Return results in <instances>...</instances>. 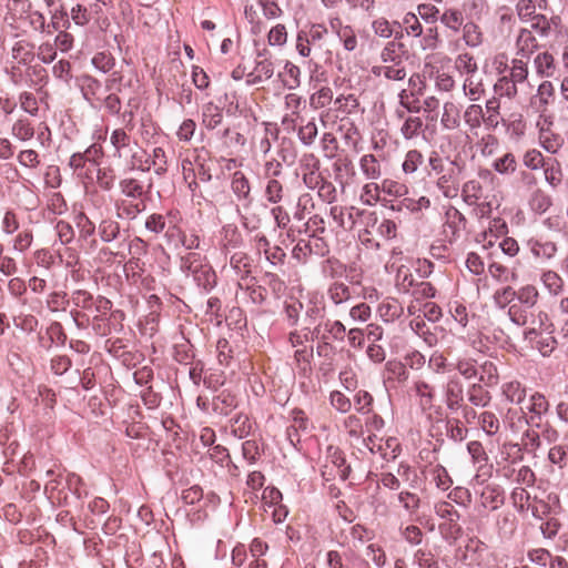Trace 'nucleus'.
I'll list each match as a JSON object with an SVG mask.
<instances>
[{"label":"nucleus","instance_id":"53","mask_svg":"<svg viewBox=\"0 0 568 568\" xmlns=\"http://www.w3.org/2000/svg\"><path fill=\"white\" fill-rule=\"evenodd\" d=\"M510 499L518 513H527L530 506V494L524 487H515L510 494Z\"/></svg>","mask_w":568,"mask_h":568},{"label":"nucleus","instance_id":"8","mask_svg":"<svg viewBox=\"0 0 568 568\" xmlns=\"http://www.w3.org/2000/svg\"><path fill=\"white\" fill-rule=\"evenodd\" d=\"M284 105L286 113L283 116L282 124L286 129H295L296 121L300 118L301 109L303 106L302 97L296 93H287L284 97Z\"/></svg>","mask_w":568,"mask_h":568},{"label":"nucleus","instance_id":"45","mask_svg":"<svg viewBox=\"0 0 568 568\" xmlns=\"http://www.w3.org/2000/svg\"><path fill=\"white\" fill-rule=\"evenodd\" d=\"M429 475L432 477V481L436 485V487L443 491L450 488L453 485V479L449 476L447 469L440 464H436L429 468Z\"/></svg>","mask_w":568,"mask_h":568},{"label":"nucleus","instance_id":"44","mask_svg":"<svg viewBox=\"0 0 568 568\" xmlns=\"http://www.w3.org/2000/svg\"><path fill=\"white\" fill-rule=\"evenodd\" d=\"M464 121L470 131L479 129L481 123L485 124L484 110L481 105H468L464 112Z\"/></svg>","mask_w":568,"mask_h":568},{"label":"nucleus","instance_id":"60","mask_svg":"<svg viewBox=\"0 0 568 568\" xmlns=\"http://www.w3.org/2000/svg\"><path fill=\"white\" fill-rule=\"evenodd\" d=\"M545 158L542 153L537 149H528L523 154V164L525 168L531 171H538L545 166Z\"/></svg>","mask_w":568,"mask_h":568},{"label":"nucleus","instance_id":"39","mask_svg":"<svg viewBox=\"0 0 568 568\" xmlns=\"http://www.w3.org/2000/svg\"><path fill=\"white\" fill-rule=\"evenodd\" d=\"M554 318L561 335L568 338V297H560L554 310Z\"/></svg>","mask_w":568,"mask_h":568},{"label":"nucleus","instance_id":"42","mask_svg":"<svg viewBox=\"0 0 568 568\" xmlns=\"http://www.w3.org/2000/svg\"><path fill=\"white\" fill-rule=\"evenodd\" d=\"M439 21L454 32H458L465 24L463 12L456 8L446 9L439 17Z\"/></svg>","mask_w":568,"mask_h":568},{"label":"nucleus","instance_id":"62","mask_svg":"<svg viewBox=\"0 0 568 568\" xmlns=\"http://www.w3.org/2000/svg\"><path fill=\"white\" fill-rule=\"evenodd\" d=\"M398 99L399 104L408 112L417 113L420 111V98L418 95H415V93L410 91L408 88L399 91Z\"/></svg>","mask_w":568,"mask_h":568},{"label":"nucleus","instance_id":"34","mask_svg":"<svg viewBox=\"0 0 568 568\" xmlns=\"http://www.w3.org/2000/svg\"><path fill=\"white\" fill-rule=\"evenodd\" d=\"M119 187L124 197H143L148 191L144 190L143 183L134 178H124L120 180Z\"/></svg>","mask_w":568,"mask_h":568},{"label":"nucleus","instance_id":"64","mask_svg":"<svg viewBox=\"0 0 568 568\" xmlns=\"http://www.w3.org/2000/svg\"><path fill=\"white\" fill-rule=\"evenodd\" d=\"M424 155L420 151L414 149L409 150L404 159L402 164L403 171L405 174H412L417 171V169L423 164Z\"/></svg>","mask_w":568,"mask_h":568},{"label":"nucleus","instance_id":"18","mask_svg":"<svg viewBox=\"0 0 568 568\" xmlns=\"http://www.w3.org/2000/svg\"><path fill=\"white\" fill-rule=\"evenodd\" d=\"M462 32V39L469 48H478L485 41V34L481 27L474 21H467L463 26Z\"/></svg>","mask_w":568,"mask_h":568},{"label":"nucleus","instance_id":"63","mask_svg":"<svg viewBox=\"0 0 568 568\" xmlns=\"http://www.w3.org/2000/svg\"><path fill=\"white\" fill-rule=\"evenodd\" d=\"M528 62L523 59H514L511 61L510 75L508 77L516 84L524 83L528 79Z\"/></svg>","mask_w":568,"mask_h":568},{"label":"nucleus","instance_id":"27","mask_svg":"<svg viewBox=\"0 0 568 568\" xmlns=\"http://www.w3.org/2000/svg\"><path fill=\"white\" fill-rule=\"evenodd\" d=\"M536 73L541 78H552L556 73V63L549 52L538 53L534 59Z\"/></svg>","mask_w":568,"mask_h":568},{"label":"nucleus","instance_id":"54","mask_svg":"<svg viewBox=\"0 0 568 568\" xmlns=\"http://www.w3.org/2000/svg\"><path fill=\"white\" fill-rule=\"evenodd\" d=\"M379 184L382 193L389 196L402 197L408 193V187L406 184L393 179H384Z\"/></svg>","mask_w":568,"mask_h":568},{"label":"nucleus","instance_id":"46","mask_svg":"<svg viewBox=\"0 0 568 568\" xmlns=\"http://www.w3.org/2000/svg\"><path fill=\"white\" fill-rule=\"evenodd\" d=\"M541 169L544 170L545 180L549 185L557 187L561 184L564 174L561 165L557 160L546 162Z\"/></svg>","mask_w":568,"mask_h":568},{"label":"nucleus","instance_id":"23","mask_svg":"<svg viewBox=\"0 0 568 568\" xmlns=\"http://www.w3.org/2000/svg\"><path fill=\"white\" fill-rule=\"evenodd\" d=\"M555 97V87L554 84L545 80L542 81L537 89V93L534 97L532 103L537 105V110L540 112H545L548 109V105L551 103Z\"/></svg>","mask_w":568,"mask_h":568},{"label":"nucleus","instance_id":"58","mask_svg":"<svg viewBox=\"0 0 568 568\" xmlns=\"http://www.w3.org/2000/svg\"><path fill=\"white\" fill-rule=\"evenodd\" d=\"M327 294L329 300L336 305L342 304L351 298L349 287L342 282H335L331 284Z\"/></svg>","mask_w":568,"mask_h":568},{"label":"nucleus","instance_id":"12","mask_svg":"<svg viewBox=\"0 0 568 568\" xmlns=\"http://www.w3.org/2000/svg\"><path fill=\"white\" fill-rule=\"evenodd\" d=\"M274 74V63L264 58L256 62L254 69L246 74V83L250 85L258 84L271 79Z\"/></svg>","mask_w":568,"mask_h":568},{"label":"nucleus","instance_id":"2","mask_svg":"<svg viewBox=\"0 0 568 568\" xmlns=\"http://www.w3.org/2000/svg\"><path fill=\"white\" fill-rule=\"evenodd\" d=\"M130 119L128 120L124 128H119L112 131L110 136V143L114 148V156L116 158H128L130 153V165L132 168H138L142 171L150 170V165L144 166L142 164V156L139 155V152L133 151L131 145V136L126 132V130L131 131L133 129L132 119L133 114L129 113Z\"/></svg>","mask_w":568,"mask_h":568},{"label":"nucleus","instance_id":"35","mask_svg":"<svg viewBox=\"0 0 568 568\" xmlns=\"http://www.w3.org/2000/svg\"><path fill=\"white\" fill-rule=\"evenodd\" d=\"M518 162L516 155L511 152H506L499 158L495 159L491 168L501 175H511L516 172Z\"/></svg>","mask_w":568,"mask_h":568},{"label":"nucleus","instance_id":"29","mask_svg":"<svg viewBox=\"0 0 568 568\" xmlns=\"http://www.w3.org/2000/svg\"><path fill=\"white\" fill-rule=\"evenodd\" d=\"M478 379L479 383L486 387H493L499 382V374L497 365L493 361H485L478 367Z\"/></svg>","mask_w":568,"mask_h":568},{"label":"nucleus","instance_id":"15","mask_svg":"<svg viewBox=\"0 0 568 568\" xmlns=\"http://www.w3.org/2000/svg\"><path fill=\"white\" fill-rule=\"evenodd\" d=\"M362 174L371 181H377L383 175V169L379 160L374 154H364L358 161Z\"/></svg>","mask_w":568,"mask_h":568},{"label":"nucleus","instance_id":"10","mask_svg":"<svg viewBox=\"0 0 568 568\" xmlns=\"http://www.w3.org/2000/svg\"><path fill=\"white\" fill-rule=\"evenodd\" d=\"M445 403L449 410H457L464 404V386L458 378H450L445 386Z\"/></svg>","mask_w":568,"mask_h":568},{"label":"nucleus","instance_id":"52","mask_svg":"<svg viewBox=\"0 0 568 568\" xmlns=\"http://www.w3.org/2000/svg\"><path fill=\"white\" fill-rule=\"evenodd\" d=\"M455 68L462 74H466V77H468L469 74H476L478 71L476 60L468 52L460 53L456 57Z\"/></svg>","mask_w":568,"mask_h":568},{"label":"nucleus","instance_id":"17","mask_svg":"<svg viewBox=\"0 0 568 568\" xmlns=\"http://www.w3.org/2000/svg\"><path fill=\"white\" fill-rule=\"evenodd\" d=\"M404 43L392 40L388 41L381 51V60L383 64H395L404 62L405 57Z\"/></svg>","mask_w":568,"mask_h":568},{"label":"nucleus","instance_id":"20","mask_svg":"<svg viewBox=\"0 0 568 568\" xmlns=\"http://www.w3.org/2000/svg\"><path fill=\"white\" fill-rule=\"evenodd\" d=\"M540 282L548 293L552 296H559L565 290V281L559 273L552 270L542 271Z\"/></svg>","mask_w":568,"mask_h":568},{"label":"nucleus","instance_id":"4","mask_svg":"<svg viewBox=\"0 0 568 568\" xmlns=\"http://www.w3.org/2000/svg\"><path fill=\"white\" fill-rule=\"evenodd\" d=\"M538 141L548 153L556 154L564 145V138L554 130V121L549 115H540L538 122Z\"/></svg>","mask_w":568,"mask_h":568},{"label":"nucleus","instance_id":"1","mask_svg":"<svg viewBox=\"0 0 568 568\" xmlns=\"http://www.w3.org/2000/svg\"><path fill=\"white\" fill-rule=\"evenodd\" d=\"M181 271L191 275L199 286L211 290L216 285V274L200 253H189L181 257Z\"/></svg>","mask_w":568,"mask_h":568},{"label":"nucleus","instance_id":"49","mask_svg":"<svg viewBox=\"0 0 568 568\" xmlns=\"http://www.w3.org/2000/svg\"><path fill=\"white\" fill-rule=\"evenodd\" d=\"M397 501L409 514L414 515L420 507V497L409 490H402L397 495Z\"/></svg>","mask_w":568,"mask_h":568},{"label":"nucleus","instance_id":"28","mask_svg":"<svg viewBox=\"0 0 568 568\" xmlns=\"http://www.w3.org/2000/svg\"><path fill=\"white\" fill-rule=\"evenodd\" d=\"M230 265L240 276V281H245L250 277L252 265L247 254L243 252L234 253L230 258ZM239 285L242 286V282H239Z\"/></svg>","mask_w":568,"mask_h":568},{"label":"nucleus","instance_id":"50","mask_svg":"<svg viewBox=\"0 0 568 568\" xmlns=\"http://www.w3.org/2000/svg\"><path fill=\"white\" fill-rule=\"evenodd\" d=\"M99 150L94 146L88 149L84 153H74L69 161V165L78 171L79 169H83L87 163L90 166L95 168V161L92 159L93 155L98 154Z\"/></svg>","mask_w":568,"mask_h":568},{"label":"nucleus","instance_id":"3","mask_svg":"<svg viewBox=\"0 0 568 568\" xmlns=\"http://www.w3.org/2000/svg\"><path fill=\"white\" fill-rule=\"evenodd\" d=\"M327 34L328 30L322 23H313L301 29L296 34L295 48L297 53L303 58H311L313 51L322 48Z\"/></svg>","mask_w":568,"mask_h":568},{"label":"nucleus","instance_id":"32","mask_svg":"<svg viewBox=\"0 0 568 568\" xmlns=\"http://www.w3.org/2000/svg\"><path fill=\"white\" fill-rule=\"evenodd\" d=\"M231 189L239 200H245L246 202L252 200L251 184L243 172L236 171L232 175Z\"/></svg>","mask_w":568,"mask_h":568},{"label":"nucleus","instance_id":"57","mask_svg":"<svg viewBox=\"0 0 568 568\" xmlns=\"http://www.w3.org/2000/svg\"><path fill=\"white\" fill-rule=\"evenodd\" d=\"M263 281L276 298H281L286 293V283L276 273L266 272Z\"/></svg>","mask_w":568,"mask_h":568},{"label":"nucleus","instance_id":"6","mask_svg":"<svg viewBox=\"0 0 568 568\" xmlns=\"http://www.w3.org/2000/svg\"><path fill=\"white\" fill-rule=\"evenodd\" d=\"M121 81V77L116 73L111 74L105 81V89H103L101 82L92 77H87L83 80L82 91L84 98L94 105L97 102L102 101V97L105 90H112L118 82Z\"/></svg>","mask_w":568,"mask_h":568},{"label":"nucleus","instance_id":"56","mask_svg":"<svg viewBox=\"0 0 568 568\" xmlns=\"http://www.w3.org/2000/svg\"><path fill=\"white\" fill-rule=\"evenodd\" d=\"M333 90L329 87H322L310 97V105L314 110L325 108L333 101Z\"/></svg>","mask_w":568,"mask_h":568},{"label":"nucleus","instance_id":"40","mask_svg":"<svg viewBox=\"0 0 568 568\" xmlns=\"http://www.w3.org/2000/svg\"><path fill=\"white\" fill-rule=\"evenodd\" d=\"M464 94L470 101H477L484 94L485 89L480 79L476 78V74H469L464 79L463 82Z\"/></svg>","mask_w":568,"mask_h":568},{"label":"nucleus","instance_id":"30","mask_svg":"<svg viewBox=\"0 0 568 568\" xmlns=\"http://www.w3.org/2000/svg\"><path fill=\"white\" fill-rule=\"evenodd\" d=\"M213 409L220 415H229L236 406L237 398L230 390H222L213 398Z\"/></svg>","mask_w":568,"mask_h":568},{"label":"nucleus","instance_id":"36","mask_svg":"<svg viewBox=\"0 0 568 568\" xmlns=\"http://www.w3.org/2000/svg\"><path fill=\"white\" fill-rule=\"evenodd\" d=\"M506 399L514 404H521L526 398V388L518 381H510L501 386Z\"/></svg>","mask_w":568,"mask_h":568},{"label":"nucleus","instance_id":"41","mask_svg":"<svg viewBox=\"0 0 568 568\" xmlns=\"http://www.w3.org/2000/svg\"><path fill=\"white\" fill-rule=\"evenodd\" d=\"M329 215L338 227L343 230H352L355 225V220L352 213L342 205H334L329 209Z\"/></svg>","mask_w":568,"mask_h":568},{"label":"nucleus","instance_id":"51","mask_svg":"<svg viewBox=\"0 0 568 568\" xmlns=\"http://www.w3.org/2000/svg\"><path fill=\"white\" fill-rule=\"evenodd\" d=\"M478 424L480 428L489 436L496 435L499 432L500 423L495 413L485 410L478 416Z\"/></svg>","mask_w":568,"mask_h":568},{"label":"nucleus","instance_id":"33","mask_svg":"<svg viewBox=\"0 0 568 568\" xmlns=\"http://www.w3.org/2000/svg\"><path fill=\"white\" fill-rule=\"evenodd\" d=\"M434 511L439 518L447 519L452 528H456L457 531L460 530V527L457 524L460 518V514L450 503L446 500L435 503Z\"/></svg>","mask_w":568,"mask_h":568},{"label":"nucleus","instance_id":"22","mask_svg":"<svg viewBox=\"0 0 568 568\" xmlns=\"http://www.w3.org/2000/svg\"><path fill=\"white\" fill-rule=\"evenodd\" d=\"M241 214V223L243 227L250 232L256 231L262 224L261 209L252 205V200L247 201Z\"/></svg>","mask_w":568,"mask_h":568},{"label":"nucleus","instance_id":"7","mask_svg":"<svg viewBox=\"0 0 568 568\" xmlns=\"http://www.w3.org/2000/svg\"><path fill=\"white\" fill-rule=\"evenodd\" d=\"M365 445L372 453L378 452L386 460H394L400 454V444L396 437L383 439L373 434L367 436Z\"/></svg>","mask_w":568,"mask_h":568},{"label":"nucleus","instance_id":"61","mask_svg":"<svg viewBox=\"0 0 568 568\" xmlns=\"http://www.w3.org/2000/svg\"><path fill=\"white\" fill-rule=\"evenodd\" d=\"M454 368L466 379H471L478 374L476 361L470 357L458 358L454 364Z\"/></svg>","mask_w":568,"mask_h":568},{"label":"nucleus","instance_id":"21","mask_svg":"<svg viewBox=\"0 0 568 568\" xmlns=\"http://www.w3.org/2000/svg\"><path fill=\"white\" fill-rule=\"evenodd\" d=\"M34 45L28 40H18L11 48V57L19 64L31 63L34 58Z\"/></svg>","mask_w":568,"mask_h":568},{"label":"nucleus","instance_id":"24","mask_svg":"<svg viewBox=\"0 0 568 568\" xmlns=\"http://www.w3.org/2000/svg\"><path fill=\"white\" fill-rule=\"evenodd\" d=\"M292 424L287 428V435L290 439L293 442L294 437L298 439V433H306L310 429V419L305 412L301 408H294L291 412Z\"/></svg>","mask_w":568,"mask_h":568},{"label":"nucleus","instance_id":"43","mask_svg":"<svg viewBox=\"0 0 568 568\" xmlns=\"http://www.w3.org/2000/svg\"><path fill=\"white\" fill-rule=\"evenodd\" d=\"M11 134L20 141H29L34 135V128L28 118L22 116L12 124Z\"/></svg>","mask_w":568,"mask_h":568},{"label":"nucleus","instance_id":"19","mask_svg":"<svg viewBox=\"0 0 568 568\" xmlns=\"http://www.w3.org/2000/svg\"><path fill=\"white\" fill-rule=\"evenodd\" d=\"M223 121V110L214 104L207 102L202 108L201 124L207 130L216 129Z\"/></svg>","mask_w":568,"mask_h":568},{"label":"nucleus","instance_id":"59","mask_svg":"<svg viewBox=\"0 0 568 568\" xmlns=\"http://www.w3.org/2000/svg\"><path fill=\"white\" fill-rule=\"evenodd\" d=\"M499 146V139L491 133L483 135L477 141V148L480 154L485 158L493 156Z\"/></svg>","mask_w":568,"mask_h":568},{"label":"nucleus","instance_id":"5","mask_svg":"<svg viewBox=\"0 0 568 568\" xmlns=\"http://www.w3.org/2000/svg\"><path fill=\"white\" fill-rule=\"evenodd\" d=\"M464 166L456 161H450L445 171L437 178L436 185L443 195L454 199L459 193L460 175Z\"/></svg>","mask_w":568,"mask_h":568},{"label":"nucleus","instance_id":"26","mask_svg":"<svg viewBox=\"0 0 568 568\" xmlns=\"http://www.w3.org/2000/svg\"><path fill=\"white\" fill-rule=\"evenodd\" d=\"M373 73L377 77H384L392 81H402L407 72L404 62L395 64H381L373 68Z\"/></svg>","mask_w":568,"mask_h":568},{"label":"nucleus","instance_id":"14","mask_svg":"<svg viewBox=\"0 0 568 568\" xmlns=\"http://www.w3.org/2000/svg\"><path fill=\"white\" fill-rule=\"evenodd\" d=\"M404 313L402 303L395 297H386L377 307V314L385 323H393Z\"/></svg>","mask_w":568,"mask_h":568},{"label":"nucleus","instance_id":"47","mask_svg":"<svg viewBox=\"0 0 568 568\" xmlns=\"http://www.w3.org/2000/svg\"><path fill=\"white\" fill-rule=\"evenodd\" d=\"M551 196L540 189L535 190L529 200V206L531 211L537 214L545 213L551 206Z\"/></svg>","mask_w":568,"mask_h":568},{"label":"nucleus","instance_id":"55","mask_svg":"<svg viewBox=\"0 0 568 568\" xmlns=\"http://www.w3.org/2000/svg\"><path fill=\"white\" fill-rule=\"evenodd\" d=\"M70 28V21L68 19V13L61 10H54L51 12L50 23L47 24V32L51 34L53 31L67 30Z\"/></svg>","mask_w":568,"mask_h":568},{"label":"nucleus","instance_id":"16","mask_svg":"<svg viewBox=\"0 0 568 568\" xmlns=\"http://www.w3.org/2000/svg\"><path fill=\"white\" fill-rule=\"evenodd\" d=\"M413 389L418 398V405L422 410H429L434 405L435 387L425 381H416Z\"/></svg>","mask_w":568,"mask_h":568},{"label":"nucleus","instance_id":"25","mask_svg":"<svg viewBox=\"0 0 568 568\" xmlns=\"http://www.w3.org/2000/svg\"><path fill=\"white\" fill-rule=\"evenodd\" d=\"M529 247L535 257L544 260L554 258L558 251L557 244L549 240H530Z\"/></svg>","mask_w":568,"mask_h":568},{"label":"nucleus","instance_id":"48","mask_svg":"<svg viewBox=\"0 0 568 568\" xmlns=\"http://www.w3.org/2000/svg\"><path fill=\"white\" fill-rule=\"evenodd\" d=\"M500 102L497 98H491L486 102V114L484 113L485 125L487 129H496L500 122Z\"/></svg>","mask_w":568,"mask_h":568},{"label":"nucleus","instance_id":"31","mask_svg":"<svg viewBox=\"0 0 568 568\" xmlns=\"http://www.w3.org/2000/svg\"><path fill=\"white\" fill-rule=\"evenodd\" d=\"M467 398L471 405L485 407L490 403L491 395L487 389H485L484 384L474 383L467 388Z\"/></svg>","mask_w":568,"mask_h":568},{"label":"nucleus","instance_id":"9","mask_svg":"<svg viewBox=\"0 0 568 568\" xmlns=\"http://www.w3.org/2000/svg\"><path fill=\"white\" fill-rule=\"evenodd\" d=\"M115 207L120 217L129 220L135 219L146 209L145 196L143 197H123L116 201Z\"/></svg>","mask_w":568,"mask_h":568},{"label":"nucleus","instance_id":"13","mask_svg":"<svg viewBox=\"0 0 568 568\" xmlns=\"http://www.w3.org/2000/svg\"><path fill=\"white\" fill-rule=\"evenodd\" d=\"M440 124L443 129L448 131H453L459 128L460 105L457 102L449 100L444 103Z\"/></svg>","mask_w":568,"mask_h":568},{"label":"nucleus","instance_id":"38","mask_svg":"<svg viewBox=\"0 0 568 568\" xmlns=\"http://www.w3.org/2000/svg\"><path fill=\"white\" fill-rule=\"evenodd\" d=\"M516 47L519 53L528 58L537 49L538 42L531 31L523 29L518 34Z\"/></svg>","mask_w":568,"mask_h":568},{"label":"nucleus","instance_id":"37","mask_svg":"<svg viewBox=\"0 0 568 568\" xmlns=\"http://www.w3.org/2000/svg\"><path fill=\"white\" fill-rule=\"evenodd\" d=\"M379 185L381 184L376 181H369L362 186L359 193V201L362 204L374 206L381 201L382 191Z\"/></svg>","mask_w":568,"mask_h":568},{"label":"nucleus","instance_id":"11","mask_svg":"<svg viewBox=\"0 0 568 568\" xmlns=\"http://www.w3.org/2000/svg\"><path fill=\"white\" fill-rule=\"evenodd\" d=\"M505 503L504 490L498 485H487L480 494V505L491 511L500 508Z\"/></svg>","mask_w":568,"mask_h":568}]
</instances>
